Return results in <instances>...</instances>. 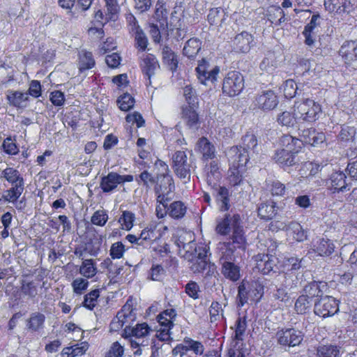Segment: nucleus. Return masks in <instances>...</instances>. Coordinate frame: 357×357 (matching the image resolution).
Instances as JSON below:
<instances>
[{
  "instance_id": "nucleus-1",
  "label": "nucleus",
  "mask_w": 357,
  "mask_h": 357,
  "mask_svg": "<svg viewBox=\"0 0 357 357\" xmlns=\"http://www.w3.org/2000/svg\"><path fill=\"white\" fill-rule=\"evenodd\" d=\"M215 231L218 234L222 236H226L232 231L231 238L233 243H236L238 248H244L245 238L239 214L228 213L223 218L217 220Z\"/></svg>"
},
{
  "instance_id": "nucleus-2",
  "label": "nucleus",
  "mask_w": 357,
  "mask_h": 357,
  "mask_svg": "<svg viewBox=\"0 0 357 357\" xmlns=\"http://www.w3.org/2000/svg\"><path fill=\"white\" fill-rule=\"evenodd\" d=\"M226 155L229 165L227 172L228 182L233 187L240 185L243 182V174L248 162V155L242 153L237 146L229 149Z\"/></svg>"
},
{
  "instance_id": "nucleus-3",
  "label": "nucleus",
  "mask_w": 357,
  "mask_h": 357,
  "mask_svg": "<svg viewBox=\"0 0 357 357\" xmlns=\"http://www.w3.org/2000/svg\"><path fill=\"white\" fill-rule=\"evenodd\" d=\"M155 165L162 168V172L158 175L154 188L156 201L160 203L171 201L175 186L172 176L169 174L168 165L160 160L155 162Z\"/></svg>"
},
{
  "instance_id": "nucleus-4",
  "label": "nucleus",
  "mask_w": 357,
  "mask_h": 357,
  "mask_svg": "<svg viewBox=\"0 0 357 357\" xmlns=\"http://www.w3.org/2000/svg\"><path fill=\"white\" fill-rule=\"evenodd\" d=\"M294 108L298 113L301 125L304 123L315 122L321 114L320 104L310 98L295 101Z\"/></svg>"
},
{
  "instance_id": "nucleus-5",
  "label": "nucleus",
  "mask_w": 357,
  "mask_h": 357,
  "mask_svg": "<svg viewBox=\"0 0 357 357\" xmlns=\"http://www.w3.org/2000/svg\"><path fill=\"white\" fill-rule=\"evenodd\" d=\"M244 87V79L242 75L237 71L227 73L222 83V93L232 97L238 95Z\"/></svg>"
},
{
  "instance_id": "nucleus-6",
  "label": "nucleus",
  "mask_w": 357,
  "mask_h": 357,
  "mask_svg": "<svg viewBox=\"0 0 357 357\" xmlns=\"http://www.w3.org/2000/svg\"><path fill=\"white\" fill-rule=\"evenodd\" d=\"M303 336L302 331L293 328L280 329L275 334L278 344L289 347L299 345L303 340Z\"/></svg>"
},
{
  "instance_id": "nucleus-7",
  "label": "nucleus",
  "mask_w": 357,
  "mask_h": 357,
  "mask_svg": "<svg viewBox=\"0 0 357 357\" xmlns=\"http://www.w3.org/2000/svg\"><path fill=\"white\" fill-rule=\"evenodd\" d=\"M338 311L339 301L332 296L321 297L314 303V314L323 318L331 317Z\"/></svg>"
},
{
  "instance_id": "nucleus-8",
  "label": "nucleus",
  "mask_w": 357,
  "mask_h": 357,
  "mask_svg": "<svg viewBox=\"0 0 357 357\" xmlns=\"http://www.w3.org/2000/svg\"><path fill=\"white\" fill-rule=\"evenodd\" d=\"M172 168L176 175L180 178L189 181L190 178L191 165L188 162V156L185 151H177L172 158Z\"/></svg>"
},
{
  "instance_id": "nucleus-9",
  "label": "nucleus",
  "mask_w": 357,
  "mask_h": 357,
  "mask_svg": "<svg viewBox=\"0 0 357 357\" xmlns=\"http://www.w3.org/2000/svg\"><path fill=\"white\" fill-rule=\"evenodd\" d=\"M135 319L136 314L134 313L132 306L129 303V301H128L111 322V329L118 331L123 326L130 327V324L133 322Z\"/></svg>"
},
{
  "instance_id": "nucleus-10",
  "label": "nucleus",
  "mask_w": 357,
  "mask_h": 357,
  "mask_svg": "<svg viewBox=\"0 0 357 357\" xmlns=\"http://www.w3.org/2000/svg\"><path fill=\"white\" fill-rule=\"evenodd\" d=\"M321 20L319 14L314 13L312 15L310 22L305 26L303 35L305 37V44L310 47H313L314 44Z\"/></svg>"
},
{
  "instance_id": "nucleus-11",
  "label": "nucleus",
  "mask_w": 357,
  "mask_h": 357,
  "mask_svg": "<svg viewBox=\"0 0 357 357\" xmlns=\"http://www.w3.org/2000/svg\"><path fill=\"white\" fill-rule=\"evenodd\" d=\"M278 102L275 93L271 90H268L258 94L253 101V105L261 110L270 111L275 108Z\"/></svg>"
},
{
  "instance_id": "nucleus-12",
  "label": "nucleus",
  "mask_w": 357,
  "mask_h": 357,
  "mask_svg": "<svg viewBox=\"0 0 357 357\" xmlns=\"http://www.w3.org/2000/svg\"><path fill=\"white\" fill-rule=\"evenodd\" d=\"M208 62L203 59L196 68L197 78L202 84H206L207 82L213 83L217 80V77L220 73L219 67L215 66L210 70H208Z\"/></svg>"
},
{
  "instance_id": "nucleus-13",
  "label": "nucleus",
  "mask_w": 357,
  "mask_h": 357,
  "mask_svg": "<svg viewBox=\"0 0 357 357\" xmlns=\"http://www.w3.org/2000/svg\"><path fill=\"white\" fill-rule=\"evenodd\" d=\"M328 185L333 193L344 192L350 189L349 183L347 182V176L341 171H335L331 174Z\"/></svg>"
},
{
  "instance_id": "nucleus-14",
  "label": "nucleus",
  "mask_w": 357,
  "mask_h": 357,
  "mask_svg": "<svg viewBox=\"0 0 357 357\" xmlns=\"http://www.w3.org/2000/svg\"><path fill=\"white\" fill-rule=\"evenodd\" d=\"M293 111H283L277 115L276 121L281 126L287 128L297 127L301 130V123L296 111L292 107Z\"/></svg>"
},
{
  "instance_id": "nucleus-15",
  "label": "nucleus",
  "mask_w": 357,
  "mask_h": 357,
  "mask_svg": "<svg viewBox=\"0 0 357 357\" xmlns=\"http://www.w3.org/2000/svg\"><path fill=\"white\" fill-rule=\"evenodd\" d=\"M253 36L247 31H243L234 38L233 48L237 52L247 53L253 46Z\"/></svg>"
},
{
  "instance_id": "nucleus-16",
  "label": "nucleus",
  "mask_w": 357,
  "mask_h": 357,
  "mask_svg": "<svg viewBox=\"0 0 357 357\" xmlns=\"http://www.w3.org/2000/svg\"><path fill=\"white\" fill-rule=\"evenodd\" d=\"M301 139H299L302 145L303 144H308L312 146H316L323 143L326 137L323 132H318L314 128H310L307 129H303L300 134Z\"/></svg>"
},
{
  "instance_id": "nucleus-17",
  "label": "nucleus",
  "mask_w": 357,
  "mask_h": 357,
  "mask_svg": "<svg viewBox=\"0 0 357 357\" xmlns=\"http://www.w3.org/2000/svg\"><path fill=\"white\" fill-rule=\"evenodd\" d=\"M324 6L330 13L337 15L349 13L352 7L349 0H324Z\"/></svg>"
},
{
  "instance_id": "nucleus-18",
  "label": "nucleus",
  "mask_w": 357,
  "mask_h": 357,
  "mask_svg": "<svg viewBox=\"0 0 357 357\" xmlns=\"http://www.w3.org/2000/svg\"><path fill=\"white\" fill-rule=\"evenodd\" d=\"M237 147L242 153L248 155L249 160L254 153L257 152V139L253 133L248 132L242 138V146Z\"/></svg>"
},
{
  "instance_id": "nucleus-19",
  "label": "nucleus",
  "mask_w": 357,
  "mask_h": 357,
  "mask_svg": "<svg viewBox=\"0 0 357 357\" xmlns=\"http://www.w3.org/2000/svg\"><path fill=\"white\" fill-rule=\"evenodd\" d=\"M255 268L263 274H268L275 264L273 256L265 254H258L255 256Z\"/></svg>"
},
{
  "instance_id": "nucleus-20",
  "label": "nucleus",
  "mask_w": 357,
  "mask_h": 357,
  "mask_svg": "<svg viewBox=\"0 0 357 357\" xmlns=\"http://www.w3.org/2000/svg\"><path fill=\"white\" fill-rule=\"evenodd\" d=\"M237 247L233 241L219 243L218 250L220 252V263L233 261L235 259L234 250Z\"/></svg>"
},
{
  "instance_id": "nucleus-21",
  "label": "nucleus",
  "mask_w": 357,
  "mask_h": 357,
  "mask_svg": "<svg viewBox=\"0 0 357 357\" xmlns=\"http://www.w3.org/2000/svg\"><path fill=\"white\" fill-rule=\"evenodd\" d=\"M339 54L347 64L357 60L356 42L346 41L341 46Z\"/></svg>"
},
{
  "instance_id": "nucleus-22",
  "label": "nucleus",
  "mask_w": 357,
  "mask_h": 357,
  "mask_svg": "<svg viewBox=\"0 0 357 357\" xmlns=\"http://www.w3.org/2000/svg\"><path fill=\"white\" fill-rule=\"evenodd\" d=\"M312 250L319 256H328L335 249L333 243L329 239L317 238L312 243Z\"/></svg>"
},
{
  "instance_id": "nucleus-23",
  "label": "nucleus",
  "mask_w": 357,
  "mask_h": 357,
  "mask_svg": "<svg viewBox=\"0 0 357 357\" xmlns=\"http://www.w3.org/2000/svg\"><path fill=\"white\" fill-rule=\"evenodd\" d=\"M282 149L296 155L302 148L301 141L289 135H284L280 139Z\"/></svg>"
},
{
  "instance_id": "nucleus-24",
  "label": "nucleus",
  "mask_w": 357,
  "mask_h": 357,
  "mask_svg": "<svg viewBox=\"0 0 357 357\" xmlns=\"http://www.w3.org/2000/svg\"><path fill=\"white\" fill-rule=\"evenodd\" d=\"M7 100L9 105L17 108L22 109L27 106L29 96L27 93L18 91H8Z\"/></svg>"
},
{
  "instance_id": "nucleus-25",
  "label": "nucleus",
  "mask_w": 357,
  "mask_h": 357,
  "mask_svg": "<svg viewBox=\"0 0 357 357\" xmlns=\"http://www.w3.org/2000/svg\"><path fill=\"white\" fill-rule=\"evenodd\" d=\"M119 181V174L109 172L107 176H102L100 183V187L103 192L109 193L116 189Z\"/></svg>"
},
{
  "instance_id": "nucleus-26",
  "label": "nucleus",
  "mask_w": 357,
  "mask_h": 357,
  "mask_svg": "<svg viewBox=\"0 0 357 357\" xmlns=\"http://www.w3.org/2000/svg\"><path fill=\"white\" fill-rule=\"evenodd\" d=\"M274 159L277 163L282 167H290L298 162L296 155L281 149H278L275 154Z\"/></svg>"
},
{
  "instance_id": "nucleus-27",
  "label": "nucleus",
  "mask_w": 357,
  "mask_h": 357,
  "mask_svg": "<svg viewBox=\"0 0 357 357\" xmlns=\"http://www.w3.org/2000/svg\"><path fill=\"white\" fill-rule=\"evenodd\" d=\"M197 149L204 160L213 159L215 155V146L206 137H202L198 140Z\"/></svg>"
},
{
  "instance_id": "nucleus-28",
  "label": "nucleus",
  "mask_w": 357,
  "mask_h": 357,
  "mask_svg": "<svg viewBox=\"0 0 357 357\" xmlns=\"http://www.w3.org/2000/svg\"><path fill=\"white\" fill-rule=\"evenodd\" d=\"M151 328L146 323L138 324L135 327L130 328L128 326L124 329V334L126 337L141 339L149 335Z\"/></svg>"
},
{
  "instance_id": "nucleus-29",
  "label": "nucleus",
  "mask_w": 357,
  "mask_h": 357,
  "mask_svg": "<svg viewBox=\"0 0 357 357\" xmlns=\"http://www.w3.org/2000/svg\"><path fill=\"white\" fill-rule=\"evenodd\" d=\"M0 177L5 178L11 185H24V178L20 172L13 167L3 169Z\"/></svg>"
},
{
  "instance_id": "nucleus-30",
  "label": "nucleus",
  "mask_w": 357,
  "mask_h": 357,
  "mask_svg": "<svg viewBox=\"0 0 357 357\" xmlns=\"http://www.w3.org/2000/svg\"><path fill=\"white\" fill-rule=\"evenodd\" d=\"M222 273L227 279L231 281H237L241 277L240 268L233 261L221 264Z\"/></svg>"
},
{
  "instance_id": "nucleus-31",
  "label": "nucleus",
  "mask_w": 357,
  "mask_h": 357,
  "mask_svg": "<svg viewBox=\"0 0 357 357\" xmlns=\"http://www.w3.org/2000/svg\"><path fill=\"white\" fill-rule=\"evenodd\" d=\"M195 106H187L183 107V119L185 121L187 126L193 130H196L198 128V114L194 109Z\"/></svg>"
},
{
  "instance_id": "nucleus-32",
  "label": "nucleus",
  "mask_w": 357,
  "mask_h": 357,
  "mask_svg": "<svg viewBox=\"0 0 357 357\" xmlns=\"http://www.w3.org/2000/svg\"><path fill=\"white\" fill-rule=\"evenodd\" d=\"M24 190V185H11V188L3 192L2 199L5 202L15 204L23 193Z\"/></svg>"
},
{
  "instance_id": "nucleus-33",
  "label": "nucleus",
  "mask_w": 357,
  "mask_h": 357,
  "mask_svg": "<svg viewBox=\"0 0 357 357\" xmlns=\"http://www.w3.org/2000/svg\"><path fill=\"white\" fill-rule=\"evenodd\" d=\"M266 16L268 20H269L271 24L275 25H280L285 20V14L282 9L278 6L273 5L269 6L266 11Z\"/></svg>"
},
{
  "instance_id": "nucleus-34",
  "label": "nucleus",
  "mask_w": 357,
  "mask_h": 357,
  "mask_svg": "<svg viewBox=\"0 0 357 357\" xmlns=\"http://www.w3.org/2000/svg\"><path fill=\"white\" fill-rule=\"evenodd\" d=\"M79 273L86 279L93 278L98 273L95 261L92 259L83 260L79 267Z\"/></svg>"
},
{
  "instance_id": "nucleus-35",
  "label": "nucleus",
  "mask_w": 357,
  "mask_h": 357,
  "mask_svg": "<svg viewBox=\"0 0 357 357\" xmlns=\"http://www.w3.org/2000/svg\"><path fill=\"white\" fill-rule=\"evenodd\" d=\"M45 317L43 314L36 312L31 314L26 321V327L31 331H38L44 326Z\"/></svg>"
},
{
  "instance_id": "nucleus-36",
  "label": "nucleus",
  "mask_w": 357,
  "mask_h": 357,
  "mask_svg": "<svg viewBox=\"0 0 357 357\" xmlns=\"http://www.w3.org/2000/svg\"><path fill=\"white\" fill-rule=\"evenodd\" d=\"M206 182L208 185L214 186L221 177V173L219 170L218 163L212 161L206 167Z\"/></svg>"
},
{
  "instance_id": "nucleus-37",
  "label": "nucleus",
  "mask_w": 357,
  "mask_h": 357,
  "mask_svg": "<svg viewBox=\"0 0 357 357\" xmlns=\"http://www.w3.org/2000/svg\"><path fill=\"white\" fill-rule=\"evenodd\" d=\"M282 229H286L289 234L292 235L293 238L297 241H303L306 239V231L298 222H291L288 225L282 226Z\"/></svg>"
},
{
  "instance_id": "nucleus-38",
  "label": "nucleus",
  "mask_w": 357,
  "mask_h": 357,
  "mask_svg": "<svg viewBox=\"0 0 357 357\" xmlns=\"http://www.w3.org/2000/svg\"><path fill=\"white\" fill-rule=\"evenodd\" d=\"M162 56L163 62L168 66L172 72L175 71L178 67L177 56L168 46H164L162 49Z\"/></svg>"
},
{
  "instance_id": "nucleus-39",
  "label": "nucleus",
  "mask_w": 357,
  "mask_h": 357,
  "mask_svg": "<svg viewBox=\"0 0 357 357\" xmlns=\"http://www.w3.org/2000/svg\"><path fill=\"white\" fill-rule=\"evenodd\" d=\"M143 70L149 79L154 75L155 71L159 68L158 61L156 57L151 54H147L143 60Z\"/></svg>"
},
{
  "instance_id": "nucleus-40",
  "label": "nucleus",
  "mask_w": 357,
  "mask_h": 357,
  "mask_svg": "<svg viewBox=\"0 0 357 357\" xmlns=\"http://www.w3.org/2000/svg\"><path fill=\"white\" fill-rule=\"evenodd\" d=\"M154 227H146L144 229L140 235L139 240L142 246H146L153 243L154 241L160 238Z\"/></svg>"
},
{
  "instance_id": "nucleus-41",
  "label": "nucleus",
  "mask_w": 357,
  "mask_h": 357,
  "mask_svg": "<svg viewBox=\"0 0 357 357\" xmlns=\"http://www.w3.org/2000/svg\"><path fill=\"white\" fill-rule=\"evenodd\" d=\"M276 211L275 203L273 202L261 203L258 207V215L261 219L269 220L275 216Z\"/></svg>"
},
{
  "instance_id": "nucleus-42",
  "label": "nucleus",
  "mask_w": 357,
  "mask_h": 357,
  "mask_svg": "<svg viewBox=\"0 0 357 357\" xmlns=\"http://www.w3.org/2000/svg\"><path fill=\"white\" fill-rule=\"evenodd\" d=\"M325 286L324 284L321 282H318L316 281H313L307 284L304 287L305 296H307L308 298L311 300V298L314 297H321L323 294V291L321 287Z\"/></svg>"
},
{
  "instance_id": "nucleus-43",
  "label": "nucleus",
  "mask_w": 357,
  "mask_h": 357,
  "mask_svg": "<svg viewBox=\"0 0 357 357\" xmlns=\"http://www.w3.org/2000/svg\"><path fill=\"white\" fill-rule=\"evenodd\" d=\"M201 49V42L197 38L189 39L183 50V54L190 59L194 58Z\"/></svg>"
},
{
  "instance_id": "nucleus-44",
  "label": "nucleus",
  "mask_w": 357,
  "mask_h": 357,
  "mask_svg": "<svg viewBox=\"0 0 357 357\" xmlns=\"http://www.w3.org/2000/svg\"><path fill=\"white\" fill-rule=\"evenodd\" d=\"M167 10L165 3L158 1L155 6V10L153 17L160 24V27L167 26Z\"/></svg>"
},
{
  "instance_id": "nucleus-45",
  "label": "nucleus",
  "mask_w": 357,
  "mask_h": 357,
  "mask_svg": "<svg viewBox=\"0 0 357 357\" xmlns=\"http://www.w3.org/2000/svg\"><path fill=\"white\" fill-rule=\"evenodd\" d=\"M217 201L222 211H228L230 207L229 192L224 187H220L217 195Z\"/></svg>"
},
{
  "instance_id": "nucleus-46",
  "label": "nucleus",
  "mask_w": 357,
  "mask_h": 357,
  "mask_svg": "<svg viewBox=\"0 0 357 357\" xmlns=\"http://www.w3.org/2000/svg\"><path fill=\"white\" fill-rule=\"evenodd\" d=\"M312 301L307 296L302 294L295 301L294 309L298 314H303L310 311Z\"/></svg>"
},
{
  "instance_id": "nucleus-47",
  "label": "nucleus",
  "mask_w": 357,
  "mask_h": 357,
  "mask_svg": "<svg viewBox=\"0 0 357 357\" xmlns=\"http://www.w3.org/2000/svg\"><path fill=\"white\" fill-rule=\"evenodd\" d=\"M186 210L185 205L181 201L172 202L168 208L169 215L174 219L182 218L185 215Z\"/></svg>"
},
{
  "instance_id": "nucleus-48",
  "label": "nucleus",
  "mask_w": 357,
  "mask_h": 357,
  "mask_svg": "<svg viewBox=\"0 0 357 357\" xmlns=\"http://www.w3.org/2000/svg\"><path fill=\"white\" fill-rule=\"evenodd\" d=\"M236 329L234 338L232 340L231 344L240 342L243 344V337L247 328V323L245 317H238L236 321Z\"/></svg>"
},
{
  "instance_id": "nucleus-49",
  "label": "nucleus",
  "mask_w": 357,
  "mask_h": 357,
  "mask_svg": "<svg viewBox=\"0 0 357 357\" xmlns=\"http://www.w3.org/2000/svg\"><path fill=\"white\" fill-rule=\"evenodd\" d=\"M79 70L83 71L92 68L95 66V60L92 53L86 51H82L79 54Z\"/></svg>"
},
{
  "instance_id": "nucleus-50",
  "label": "nucleus",
  "mask_w": 357,
  "mask_h": 357,
  "mask_svg": "<svg viewBox=\"0 0 357 357\" xmlns=\"http://www.w3.org/2000/svg\"><path fill=\"white\" fill-rule=\"evenodd\" d=\"M107 8L106 20L115 21L120 10L119 0H105Z\"/></svg>"
},
{
  "instance_id": "nucleus-51",
  "label": "nucleus",
  "mask_w": 357,
  "mask_h": 357,
  "mask_svg": "<svg viewBox=\"0 0 357 357\" xmlns=\"http://www.w3.org/2000/svg\"><path fill=\"white\" fill-rule=\"evenodd\" d=\"M248 286L250 298L253 301H259L264 294V287L257 282L248 283Z\"/></svg>"
},
{
  "instance_id": "nucleus-52",
  "label": "nucleus",
  "mask_w": 357,
  "mask_h": 357,
  "mask_svg": "<svg viewBox=\"0 0 357 357\" xmlns=\"http://www.w3.org/2000/svg\"><path fill=\"white\" fill-rule=\"evenodd\" d=\"M135 219V215L132 212L124 211L119 219V222L121 224L122 229L129 231L133 227Z\"/></svg>"
},
{
  "instance_id": "nucleus-53",
  "label": "nucleus",
  "mask_w": 357,
  "mask_h": 357,
  "mask_svg": "<svg viewBox=\"0 0 357 357\" xmlns=\"http://www.w3.org/2000/svg\"><path fill=\"white\" fill-rule=\"evenodd\" d=\"M340 349L335 345H324L317 349L318 357H339Z\"/></svg>"
},
{
  "instance_id": "nucleus-54",
  "label": "nucleus",
  "mask_w": 357,
  "mask_h": 357,
  "mask_svg": "<svg viewBox=\"0 0 357 357\" xmlns=\"http://www.w3.org/2000/svg\"><path fill=\"white\" fill-rule=\"evenodd\" d=\"M284 96L286 98L291 99L297 93L299 88L293 79H287L282 86Z\"/></svg>"
},
{
  "instance_id": "nucleus-55",
  "label": "nucleus",
  "mask_w": 357,
  "mask_h": 357,
  "mask_svg": "<svg viewBox=\"0 0 357 357\" xmlns=\"http://www.w3.org/2000/svg\"><path fill=\"white\" fill-rule=\"evenodd\" d=\"M89 284L87 279L83 278H77L71 283L73 292L77 295H82L86 290Z\"/></svg>"
},
{
  "instance_id": "nucleus-56",
  "label": "nucleus",
  "mask_w": 357,
  "mask_h": 357,
  "mask_svg": "<svg viewBox=\"0 0 357 357\" xmlns=\"http://www.w3.org/2000/svg\"><path fill=\"white\" fill-rule=\"evenodd\" d=\"M21 291L24 295L31 298H35L38 294L37 285L33 281H23Z\"/></svg>"
},
{
  "instance_id": "nucleus-57",
  "label": "nucleus",
  "mask_w": 357,
  "mask_h": 357,
  "mask_svg": "<svg viewBox=\"0 0 357 357\" xmlns=\"http://www.w3.org/2000/svg\"><path fill=\"white\" fill-rule=\"evenodd\" d=\"M100 296L98 289H94L84 296L83 306L89 310H93L97 304V299Z\"/></svg>"
},
{
  "instance_id": "nucleus-58",
  "label": "nucleus",
  "mask_w": 357,
  "mask_h": 357,
  "mask_svg": "<svg viewBox=\"0 0 357 357\" xmlns=\"http://www.w3.org/2000/svg\"><path fill=\"white\" fill-rule=\"evenodd\" d=\"M266 185L273 195L282 196L284 194L285 186L279 181L267 180Z\"/></svg>"
},
{
  "instance_id": "nucleus-59",
  "label": "nucleus",
  "mask_w": 357,
  "mask_h": 357,
  "mask_svg": "<svg viewBox=\"0 0 357 357\" xmlns=\"http://www.w3.org/2000/svg\"><path fill=\"white\" fill-rule=\"evenodd\" d=\"M119 108L122 111H128L134 106L135 100L129 93H124L118 99Z\"/></svg>"
},
{
  "instance_id": "nucleus-60",
  "label": "nucleus",
  "mask_w": 357,
  "mask_h": 357,
  "mask_svg": "<svg viewBox=\"0 0 357 357\" xmlns=\"http://www.w3.org/2000/svg\"><path fill=\"white\" fill-rule=\"evenodd\" d=\"M108 220V215L105 210H98L92 215L91 221L93 225L102 227Z\"/></svg>"
},
{
  "instance_id": "nucleus-61",
  "label": "nucleus",
  "mask_w": 357,
  "mask_h": 357,
  "mask_svg": "<svg viewBox=\"0 0 357 357\" xmlns=\"http://www.w3.org/2000/svg\"><path fill=\"white\" fill-rule=\"evenodd\" d=\"M183 342L186 344L188 351H192L196 355H202L204 353V347L203 344L198 341L191 338H185Z\"/></svg>"
},
{
  "instance_id": "nucleus-62",
  "label": "nucleus",
  "mask_w": 357,
  "mask_h": 357,
  "mask_svg": "<svg viewBox=\"0 0 357 357\" xmlns=\"http://www.w3.org/2000/svg\"><path fill=\"white\" fill-rule=\"evenodd\" d=\"M125 246L122 242L119 241L113 243L109 250V255L112 259H121L125 252Z\"/></svg>"
},
{
  "instance_id": "nucleus-63",
  "label": "nucleus",
  "mask_w": 357,
  "mask_h": 357,
  "mask_svg": "<svg viewBox=\"0 0 357 357\" xmlns=\"http://www.w3.org/2000/svg\"><path fill=\"white\" fill-rule=\"evenodd\" d=\"M246 351L243 348V344L240 342L235 344H231L228 350L229 357H246Z\"/></svg>"
},
{
  "instance_id": "nucleus-64",
  "label": "nucleus",
  "mask_w": 357,
  "mask_h": 357,
  "mask_svg": "<svg viewBox=\"0 0 357 357\" xmlns=\"http://www.w3.org/2000/svg\"><path fill=\"white\" fill-rule=\"evenodd\" d=\"M183 96L189 105L188 106H195L197 102L196 91L190 85H186L183 88Z\"/></svg>"
}]
</instances>
